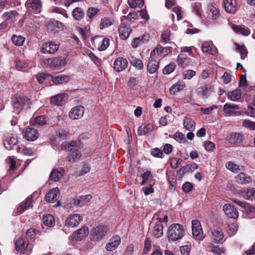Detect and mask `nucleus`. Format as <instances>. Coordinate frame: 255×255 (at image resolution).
I'll use <instances>...</instances> for the list:
<instances>
[{
    "instance_id": "obj_1",
    "label": "nucleus",
    "mask_w": 255,
    "mask_h": 255,
    "mask_svg": "<svg viewBox=\"0 0 255 255\" xmlns=\"http://www.w3.org/2000/svg\"><path fill=\"white\" fill-rule=\"evenodd\" d=\"M11 102L14 112L18 115L25 107H30L31 100L26 95L16 94L12 97Z\"/></svg>"
},
{
    "instance_id": "obj_2",
    "label": "nucleus",
    "mask_w": 255,
    "mask_h": 255,
    "mask_svg": "<svg viewBox=\"0 0 255 255\" xmlns=\"http://www.w3.org/2000/svg\"><path fill=\"white\" fill-rule=\"evenodd\" d=\"M184 228L181 224H171L168 228L167 237L169 241L175 242L181 239L185 235Z\"/></svg>"
},
{
    "instance_id": "obj_3",
    "label": "nucleus",
    "mask_w": 255,
    "mask_h": 255,
    "mask_svg": "<svg viewBox=\"0 0 255 255\" xmlns=\"http://www.w3.org/2000/svg\"><path fill=\"white\" fill-rule=\"evenodd\" d=\"M43 63L47 68L53 70H59L65 66L66 60L65 58L62 56L55 57L45 59Z\"/></svg>"
},
{
    "instance_id": "obj_4",
    "label": "nucleus",
    "mask_w": 255,
    "mask_h": 255,
    "mask_svg": "<svg viewBox=\"0 0 255 255\" xmlns=\"http://www.w3.org/2000/svg\"><path fill=\"white\" fill-rule=\"evenodd\" d=\"M61 148L63 150H68L69 161L71 162L76 159H80L82 156L79 151L80 144H61Z\"/></svg>"
},
{
    "instance_id": "obj_5",
    "label": "nucleus",
    "mask_w": 255,
    "mask_h": 255,
    "mask_svg": "<svg viewBox=\"0 0 255 255\" xmlns=\"http://www.w3.org/2000/svg\"><path fill=\"white\" fill-rule=\"evenodd\" d=\"M172 48L171 47H164L160 44L154 48V49L150 53V57H155L159 55L162 57H165L169 54H171Z\"/></svg>"
},
{
    "instance_id": "obj_6",
    "label": "nucleus",
    "mask_w": 255,
    "mask_h": 255,
    "mask_svg": "<svg viewBox=\"0 0 255 255\" xmlns=\"http://www.w3.org/2000/svg\"><path fill=\"white\" fill-rule=\"evenodd\" d=\"M59 44L55 42L49 41L44 42L40 47V52L43 54H53L59 49Z\"/></svg>"
},
{
    "instance_id": "obj_7",
    "label": "nucleus",
    "mask_w": 255,
    "mask_h": 255,
    "mask_svg": "<svg viewBox=\"0 0 255 255\" xmlns=\"http://www.w3.org/2000/svg\"><path fill=\"white\" fill-rule=\"evenodd\" d=\"M83 220V217L79 214L70 215L65 221V225L68 228H74L79 225Z\"/></svg>"
},
{
    "instance_id": "obj_8",
    "label": "nucleus",
    "mask_w": 255,
    "mask_h": 255,
    "mask_svg": "<svg viewBox=\"0 0 255 255\" xmlns=\"http://www.w3.org/2000/svg\"><path fill=\"white\" fill-rule=\"evenodd\" d=\"M192 230L193 236L196 240L201 241L203 239V232L201 224L198 220L192 221Z\"/></svg>"
},
{
    "instance_id": "obj_9",
    "label": "nucleus",
    "mask_w": 255,
    "mask_h": 255,
    "mask_svg": "<svg viewBox=\"0 0 255 255\" xmlns=\"http://www.w3.org/2000/svg\"><path fill=\"white\" fill-rule=\"evenodd\" d=\"M107 227L104 226H98L91 231V240L94 241H99L105 235Z\"/></svg>"
},
{
    "instance_id": "obj_10",
    "label": "nucleus",
    "mask_w": 255,
    "mask_h": 255,
    "mask_svg": "<svg viewBox=\"0 0 255 255\" xmlns=\"http://www.w3.org/2000/svg\"><path fill=\"white\" fill-rule=\"evenodd\" d=\"M59 189L56 187L50 190L45 195V200L47 202L53 203L57 201L56 206H59L60 205V201L58 200L59 197Z\"/></svg>"
},
{
    "instance_id": "obj_11",
    "label": "nucleus",
    "mask_w": 255,
    "mask_h": 255,
    "mask_svg": "<svg viewBox=\"0 0 255 255\" xmlns=\"http://www.w3.org/2000/svg\"><path fill=\"white\" fill-rule=\"evenodd\" d=\"M85 108L83 106H77L70 110L69 117L72 120H78L83 116Z\"/></svg>"
},
{
    "instance_id": "obj_12",
    "label": "nucleus",
    "mask_w": 255,
    "mask_h": 255,
    "mask_svg": "<svg viewBox=\"0 0 255 255\" xmlns=\"http://www.w3.org/2000/svg\"><path fill=\"white\" fill-rule=\"evenodd\" d=\"M128 66V60L123 57H119L115 59L114 62L113 68L116 72H120L126 69Z\"/></svg>"
},
{
    "instance_id": "obj_13",
    "label": "nucleus",
    "mask_w": 255,
    "mask_h": 255,
    "mask_svg": "<svg viewBox=\"0 0 255 255\" xmlns=\"http://www.w3.org/2000/svg\"><path fill=\"white\" fill-rule=\"evenodd\" d=\"M239 109L240 107L237 105L226 103L223 106V111L228 116H238L240 115V112L237 111Z\"/></svg>"
},
{
    "instance_id": "obj_14",
    "label": "nucleus",
    "mask_w": 255,
    "mask_h": 255,
    "mask_svg": "<svg viewBox=\"0 0 255 255\" xmlns=\"http://www.w3.org/2000/svg\"><path fill=\"white\" fill-rule=\"evenodd\" d=\"M25 5L29 12L34 10L36 13H39L42 4L40 0H27L25 2Z\"/></svg>"
},
{
    "instance_id": "obj_15",
    "label": "nucleus",
    "mask_w": 255,
    "mask_h": 255,
    "mask_svg": "<svg viewBox=\"0 0 255 255\" xmlns=\"http://www.w3.org/2000/svg\"><path fill=\"white\" fill-rule=\"evenodd\" d=\"M223 209L225 213V214L229 218L236 219L238 217L239 212L231 204H225L223 207Z\"/></svg>"
},
{
    "instance_id": "obj_16",
    "label": "nucleus",
    "mask_w": 255,
    "mask_h": 255,
    "mask_svg": "<svg viewBox=\"0 0 255 255\" xmlns=\"http://www.w3.org/2000/svg\"><path fill=\"white\" fill-rule=\"evenodd\" d=\"M89 234V229L87 227L83 226L76 231L72 236L73 239L76 241H81Z\"/></svg>"
},
{
    "instance_id": "obj_17",
    "label": "nucleus",
    "mask_w": 255,
    "mask_h": 255,
    "mask_svg": "<svg viewBox=\"0 0 255 255\" xmlns=\"http://www.w3.org/2000/svg\"><path fill=\"white\" fill-rule=\"evenodd\" d=\"M67 96L65 94H58L52 97L50 99V103L56 106H62L66 103Z\"/></svg>"
},
{
    "instance_id": "obj_18",
    "label": "nucleus",
    "mask_w": 255,
    "mask_h": 255,
    "mask_svg": "<svg viewBox=\"0 0 255 255\" xmlns=\"http://www.w3.org/2000/svg\"><path fill=\"white\" fill-rule=\"evenodd\" d=\"M121 243V238L118 236H114L111 238L106 246V249L109 252L115 250L118 248Z\"/></svg>"
},
{
    "instance_id": "obj_19",
    "label": "nucleus",
    "mask_w": 255,
    "mask_h": 255,
    "mask_svg": "<svg viewBox=\"0 0 255 255\" xmlns=\"http://www.w3.org/2000/svg\"><path fill=\"white\" fill-rule=\"evenodd\" d=\"M224 5L225 10L228 12L234 13L237 10L236 0H225Z\"/></svg>"
},
{
    "instance_id": "obj_20",
    "label": "nucleus",
    "mask_w": 255,
    "mask_h": 255,
    "mask_svg": "<svg viewBox=\"0 0 255 255\" xmlns=\"http://www.w3.org/2000/svg\"><path fill=\"white\" fill-rule=\"evenodd\" d=\"M28 245V240L24 238L18 239L15 243L16 249L20 253H24L27 250Z\"/></svg>"
},
{
    "instance_id": "obj_21",
    "label": "nucleus",
    "mask_w": 255,
    "mask_h": 255,
    "mask_svg": "<svg viewBox=\"0 0 255 255\" xmlns=\"http://www.w3.org/2000/svg\"><path fill=\"white\" fill-rule=\"evenodd\" d=\"M64 170L63 168L59 167L53 169L50 175V179L54 182L59 180L63 176Z\"/></svg>"
},
{
    "instance_id": "obj_22",
    "label": "nucleus",
    "mask_w": 255,
    "mask_h": 255,
    "mask_svg": "<svg viewBox=\"0 0 255 255\" xmlns=\"http://www.w3.org/2000/svg\"><path fill=\"white\" fill-rule=\"evenodd\" d=\"M232 201L241 207L243 209V211L248 215L250 214L254 210V209L251 207V205L245 201H242L236 198L233 199Z\"/></svg>"
},
{
    "instance_id": "obj_23",
    "label": "nucleus",
    "mask_w": 255,
    "mask_h": 255,
    "mask_svg": "<svg viewBox=\"0 0 255 255\" xmlns=\"http://www.w3.org/2000/svg\"><path fill=\"white\" fill-rule=\"evenodd\" d=\"M24 136L27 140L34 141L38 137L39 133L34 128H28L25 130Z\"/></svg>"
},
{
    "instance_id": "obj_24",
    "label": "nucleus",
    "mask_w": 255,
    "mask_h": 255,
    "mask_svg": "<svg viewBox=\"0 0 255 255\" xmlns=\"http://www.w3.org/2000/svg\"><path fill=\"white\" fill-rule=\"evenodd\" d=\"M212 238L216 243L223 242V233L220 228H213L211 229Z\"/></svg>"
},
{
    "instance_id": "obj_25",
    "label": "nucleus",
    "mask_w": 255,
    "mask_h": 255,
    "mask_svg": "<svg viewBox=\"0 0 255 255\" xmlns=\"http://www.w3.org/2000/svg\"><path fill=\"white\" fill-rule=\"evenodd\" d=\"M163 225L160 220L158 221L154 225L152 231L153 236L155 238L161 237L163 235Z\"/></svg>"
},
{
    "instance_id": "obj_26",
    "label": "nucleus",
    "mask_w": 255,
    "mask_h": 255,
    "mask_svg": "<svg viewBox=\"0 0 255 255\" xmlns=\"http://www.w3.org/2000/svg\"><path fill=\"white\" fill-rule=\"evenodd\" d=\"M36 78L40 84L47 85L49 81H51L53 76L50 74L41 73L36 76Z\"/></svg>"
},
{
    "instance_id": "obj_27",
    "label": "nucleus",
    "mask_w": 255,
    "mask_h": 255,
    "mask_svg": "<svg viewBox=\"0 0 255 255\" xmlns=\"http://www.w3.org/2000/svg\"><path fill=\"white\" fill-rule=\"evenodd\" d=\"M210 90V86L207 84H203L199 87L197 89L196 91L198 95L206 98L209 96Z\"/></svg>"
},
{
    "instance_id": "obj_28",
    "label": "nucleus",
    "mask_w": 255,
    "mask_h": 255,
    "mask_svg": "<svg viewBox=\"0 0 255 255\" xmlns=\"http://www.w3.org/2000/svg\"><path fill=\"white\" fill-rule=\"evenodd\" d=\"M202 50L203 52L207 53L211 55L216 53V48L211 42L205 41L202 44Z\"/></svg>"
},
{
    "instance_id": "obj_29",
    "label": "nucleus",
    "mask_w": 255,
    "mask_h": 255,
    "mask_svg": "<svg viewBox=\"0 0 255 255\" xmlns=\"http://www.w3.org/2000/svg\"><path fill=\"white\" fill-rule=\"evenodd\" d=\"M153 126L151 124H142L138 128L137 133L138 135H143L153 130Z\"/></svg>"
},
{
    "instance_id": "obj_30",
    "label": "nucleus",
    "mask_w": 255,
    "mask_h": 255,
    "mask_svg": "<svg viewBox=\"0 0 255 255\" xmlns=\"http://www.w3.org/2000/svg\"><path fill=\"white\" fill-rule=\"evenodd\" d=\"M183 126L186 130L193 131L195 128V123L189 116H185L183 120Z\"/></svg>"
},
{
    "instance_id": "obj_31",
    "label": "nucleus",
    "mask_w": 255,
    "mask_h": 255,
    "mask_svg": "<svg viewBox=\"0 0 255 255\" xmlns=\"http://www.w3.org/2000/svg\"><path fill=\"white\" fill-rule=\"evenodd\" d=\"M120 37L122 40L127 39L131 32V29L129 26H121L119 28Z\"/></svg>"
},
{
    "instance_id": "obj_32",
    "label": "nucleus",
    "mask_w": 255,
    "mask_h": 255,
    "mask_svg": "<svg viewBox=\"0 0 255 255\" xmlns=\"http://www.w3.org/2000/svg\"><path fill=\"white\" fill-rule=\"evenodd\" d=\"M70 80V77L69 76L64 75H59L57 76L54 77L51 79V81L54 84H63L69 82Z\"/></svg>"
},
{
    "instance_id": "obj_33",
    "label": "nucleus",
    "mask_w": 255,
    "mask_h": 255,
    "mask_svg": "<svg viewBox=\"0 0 255 255\" xmlns=\"http://www.w3.org/2000/svg\"><path fill=\"white\" fill-rule=\"evenodd\" d=\"M243 135L239 133H232L227 137L230 143H239L243 141Z\"/></svg>"
},
{
    "instance_id": "obj_34",
    "label": "nucleus",
    "mask_w": 255,
    "mask_h": 255,
    "mask_svg": "<svg viewBox=\"0 0 255 255\" xmlns=\"http://www.w3.org/2000/svg\"><path fill=\"white\" fill-rule=\"evenodd\" d=\"M32 201V197H29L26 198L24 202H22L17 208V212L18 213V214L22 213L25 210L29 208Z\"/></svg>"
},
{
    "instance_id": "obj_35",
    "label": "nucleus",
    "mask_w": 255,
    "mask_h": 255,
    "mask_svg": "<svg viewBox=\"0 0 255 255\" xmlns=\"http://www.w3.org/2000/svg\"><path fill=\"white\" fill-rule=\"evenodd\" d=\"M85 12L84 10L79 7L75 8L72 12V14L74 19L79 21L83 19L85 16Z\"/></svg>"
},
{
    "instance_id": "obj_36",
    "label": "nucleus",
    "mask_w": 255,
    "mask_h": 255,
    "mask_svg": "<svg viewBox=\"0 0 255 255\" xmlns=\"http://www.w3.org/2000/svg\"><path fill=\"white\" fill-rule=\"evenodd\" d=\"M159 68V62L156 60H150L147 65V71L150 74L155 73Z\"/></svg>"
},
{
    "instance_id": "obj_37",
    "label": "nucleus",
    "mask_w": 255,
    "mask_h": 255,
    "mask_svg": "<svg viewBox=\"0 0 255 255\" xmlns=\"http://www.w3.org/2000/svg\"><path fill=\"white\" fill-rule=\"evenodd\" d=\"M236 180L238 183L245 184L249 183L251 180V178L250 176L242 172L236 176Z\"/></svg>"
},
{
    "instance_id": "obj_38",
    "label": "nucleus",
    "mask_w": 255,
    "mask_h": 255,
    "mask_svg": "<svg viewBox=\"0 0 255 255\" xmlns=\"http://www.w3.org/2000/svg\"><path fill=\"white\" fill-rule=\"evenodd\" d=\"M129 62L130 64L137 70H141L144 68L143 62L140 59L131 56L130 59H129Z\"/></svg>"
},
{
    "instance_id": "obj_39",
    "label": "nucleus",
    "mask_w": 255,
    "mask_h": 255,
    "mask_svg": "<svg viewBox=\"0 0 255 255\" xmlns=\"http://www.w3.org/2000/svg\"><path fill=\"white\" fill-rule=\"evenodd\" d=\"M185 87V85L183 82L178 81L174 84L170 88V93L175 94L176 93L182 90Z\"/></svg>"
},
{
    "instance_id": "obj_40",
    "label": "nucleus",
    "mask_w": 255,
    "mask_h": 255,
    "mask_svg": "<svg viewBox=\"0 0 255 255\" xmlns=\"http://www.w3.org/2000/svg\"><path fill=\"white\" fill-rule=\"evenodd\" d=\"M42 220L43 224L47 227H51L55 224V219L50 214L43 215Z\"/></svg>"
},
{
    "instance_id": "obj_41",
    "label": "nucleus",
    "mask_w": 255,
    "mask_h": 255,
    "mask_svg": "<svg viewBox=\"0 0 255 255\" xmlns=\"http://www.w3.org/2000/svg\"><path fill=\"white\" fill-rule=\"evenodd\" d=\"M92 196L90 194L81 196L75 201V204L79 207L84 206L86 203L89 202L92 199Z\"/></svg>"
},
{
    "instance_id": "obj_42",
    "label": "nucleus",
    "mask_w": 255,
    "mask_h": 255,
    "mask_svg": "<svg viewBox=\"0 0 255 255\" xmlns=\"http://www.w3.org/2000/svg\"><path fill=\"white\" fill-rule=\"evenodd\" d=\"M177 62L179 66L184 68L189 64L190 59L180 54L177 57Z\"/></svg>"
},
{
    "instance_id": "obj_43",
    "label": "nucleus",
    "mask_w": 255,
    "mask_h": 255,
    "mask_svg": "<svg viewBox=\"0 0 255 255\" xmlns=\"http://www.w3.org/2000/svg\"><path fill=\"white\" fill-rule=\"evenodd\" d=\"M68 135L69 132L68 131L63 130L61 131L56 132L54 135L53 138L51 137V140L54 141L56 139H58L59 140L57 141H60L62 139H66Z\"/></svg>"
},
{
    "instance_id": "obj_44",
    "label": "nucleus",
    "mask_w": 255,
    "mask_h": 255,
    "mask_svg": "<svg viewBox=\"0 0 255 255\" xmlns=\"http://www.w3.org/2000/svg\"><path fill=\"white\" fill-rule=\"evenodd\" d=\"M233 29L237 33L242 34L243 35L247 36L250 34V29L248 28H245L240 25H234Z\"/></svg>"
},
{
    "instance_id": "obj_45",
    "label": "nucleus",
    "mask_w": 255,
    "mask_h": 255,
    "mask_svg": "<svg viewBox=\"0 0 255 255\" xmlns=\"http://www.w3.org/2000/svg\"><path fill=\"white\" fill-rule=\"evenodd\" d=\"M235 44L237 49L240 53L241 59L243 60L245 59V58L247 56L248 53L247 48L244 45H240L237 43H236Z\"/></svg>"
},
{
    "instance_id": "obj_46",
    "label": "nucleus",
    "mask_w": 255,
    "mask_h": 255,
    "mask_svg": "<svg viewBox=\"0 0 255 255\" xmlns=\"http://www.w3.org/2000/svg\"><path fill=\"white\" fill-rule=\"evenodd\" d=\"M239 87L243 88L246 91H250V88L248 86L246 75H241L239 81Z\"/></svg>"
},
{
    "instance_id": "obj_47",
    "label": "nucleus",
    "mask_w": 255,
    "mask_h": 255,
    "mask_svg": "<svg viewBox=\"0 0 255 255\" xmlns=\"http://www.w3.org/2000/svg\"><path fill=\"white\" fill-rule=\"evenodd\" d=\"M25 37L18 35H13L11 37V41L12 43L16 46H21L23 45L25 41Z\"/></svg>"
},
{
    "instance_id": "obj_48",
    "label": "nucleus",
    "mask_w": 255,
    "mask_h": 255,
    "mask_svg": "<svg viewBox=\"0 0 255 255\" xmlns=\"http://www.w3.org/2000/svg\"><path fill=\"white\" fill-rule=\"evenodd\" d=\"M18 13L14 10H11L7 11L3 13L2 17L4 19V21L7 22L9 20H11Z\"/></svg>"
},
{
    "instance_id": "obj_49",
    "label": "nucleus",
    "mask_w": 255,
    "mask_h": 255,
    "mask_svg": "<svg viewBox=\"0 0 255 255\" xmlns=\"http://www.w3.org/2000/svg\"><path fill=\"white\" fill-rule=\"evenodd\" d=\"M242 196L246 199H249L250 198L255 196V189H247L241 192Z\"/></svg>"
},
{
    "instance_id": "obj_50",
    "label": "nucleus",
    "mask_w": 255,
    "mask_h": 255,
    "mask_svg": "<svg viewBox=\"0 0 255 255\" xmlns=\"http://www.w3.org/2000/svg\"><path fill=\"white\" fill-rule=\"evenodd\" d=\"M228 97L232 101H236L241 99V93L240 91L234 90L228 93Z\"/></svg>"
},
{
    "instance_id": "obj_51",
    "label": "nucleus",
    "mask_w": 255,
    "mask_h": 255,
    "mask_svg": "<svg viewBox=\"0 0 255 255\" xmlns=\"http://www.w3.org/2000/svg\"><path fill=\"white\" fill-rule=\"evenodd\" d=\"M113 24V20H112L109 17H105L102 18L101 20V23L100 24V28L101 29H103L105 27H107Z\"/></svg>"
},
{
    "instance_id": "obj_52",
    "label": "nucleus",
    "mask_w": 255,
    "mask_h": 255,
    "mask_svg": "<svg viewBox=\"0 0 255 255\" xmlns=\"http://www.w3.org/2000/svg\"><path fill=\"white\" fill-rule=\"evenodd\" d=\"M226 166L229 170L234 172L241 170V168L242 167L230 161L226 163Z\"/></svg>"
},
{
    "instance_id": "obj_53",
    "label": "nucleus",
    "mask_w": 255,
    "mask_h": 255,
    "mask_svg": "<svg viewBox=\"0 0 255 255\" xmlns=\"http://www.w3.org/2000/svg\"><path fill=\"white\" fill-rule=\"evenodd\" d=\"M14 62L16 68L18 70L24 71V69L28 67V64L20 59H16Z\"/></svg>"
},
{
    "instance_id": "obj_54",
    "label": "nucleus",
    "mask_w": 255,
    "mask_h": 255,
    "mask_svg": "<svg viewBox=\"0 0 255 255\" xmlns=\"http://www.w3.org/2000/svg\"><path fill=\"white\" fill-rule=\"evenodd\" d=\"M176 68V65L174 62L170 63L166 65L162 70L163 74L168 75L171 73Z\"/></svg>"
},
{
    "instance_id": "obj_55",
    "label": "nucleus",
    "mask_w": 255,
    "mask_h": 255,
    "mask_svg": "<svg viewBox=\"0 0 255 255\" xmlns=\"http://www.w3.org/2000/svg\"><path fill=\"white\" fill-rule=\"evenodd\" d=\"M34 121L35 125L40 126H44L46 124L45 116L43 115L36 117Z\"/></svg>"
},
{
    "instance_id": "obj_56",
    "label": "nucleus",
    "mask_w": 255,
    "mask_h": 255,
    "mask_svg": "<svg viewBox=\"0 0 255 255\" xmlns=\"http://www.w3.org/2000/svg\"><path fill=\"white\" fill-rule=\"evenodd\" d=\"M196 72L192 70H185L183 73V78L184 79H191L193 77L195 76Z\"/></svg>"
},
{
    "instance_id": "obj_57",
    "label": "nucleus",
    "mask_w": 255,
    "mask_h": 255,
    "mask_svg": "<svg viewBox=\"0 0 255 255\" xmlns=\"http://www.w3.org/2000/svg\"><path fill=\"white\" fill-rule=\"evenodd\" d=\"M151 154L157 158H163V152L161 149L158 148H154L151 150Z\"/></svg>"
},
{
    "instance_id": "obj_58",
    "label": "nucleus",
    "mask_w": 255,
    "mask_h": 255,
    "mask_svg": "<svg viewBox=\"0 0 255 255\" xmlns=\"http://www.w3.org/2000/svg\"><path fill=\"white\" fill-rule=\"evenodd\" d=\"M99 10L98 8L90 7L87 11V16L90 19L92 18L98 12Z\"/></svg>"
},
{
    "instance_id": "obj_59",
    "label": "nucleus",
    "mask_w": 255,
    "mask_h": 255,
    "mask_svg": "<svg viewBox=\"0 0 255 255\" xmlns=\"http://www.w3.org/2000/svg\"><path fill=\"white\" fill-rule=\"evenodd\" d=\"M174 138L179 142H184L186 140L185 135L182 132H179L175 133Z\"/></svg>"
},
{
    "instance_id": "obj_60",
    "label": "nucleus",
    "mask_w": 255,
    "mask_h": 255,
    "mask_svg": "<svg viewBox=\"0 0 255 255\" xmlns=\"http://www.w3.org/2000/svg\"><path fill=\"white\" fill-rule=\"evenodd\" d=\"M170 34L171 32L169 29L163 31L161 35V40L165 42H167L170 40Z\"/></svg>"
},
{
    "instance_id": "obj_61",
    "label": "nucleus",
    "mask_w": 255,
    "mask_h": 255,
    "mask_svg": "<svg viewBox=\"0 0 255 255\" xmlns=\"http://www.w3.org/2000/svg\"><path fill=\"white\" fill-rule=\"evenodd\" d=\"M243 126L252 130H255V122L246 120L243 122Z\"/></svg>"
},
{
    "instance_id": "obj_62",
    "label": "nucleus",
    "mask_w": 255,
    "mask_h": 255,
    "mask_svg": "<svg viewBox=\"0 0 255 255\" xmlns=\"http://www.w3.org/2000/svg\"><path fill=\"white\" fill-rule=\"evenodd\" d=\"M181 255H189L191 251V246L188 245L183 246L180 249Z\"/></svg>"
},
{
    "instance_id": "obj_63",
    "label": "nucleus",
    "mask_w": 255,
    "mask_h": 255,
    "mask_svg": "<svg viewBox=\"0 0 255 255\" xmlns=\"http://www.w3.org/2000/svg\"><path fill=\"white\" fill-rule=\"evenodd\" d=\"M110 44V40L107 38H104L103 39L102 44L98 49L100 51H104L106 50L109 46Z\"/></svg>"
},
{
    "instance_id": "obj_64",
    "label": "nucleus",
    "mask_w": 255,
    "mask_h": 255,
    "mask_svg": "<svg viewBox=\"0 0 255 255\" xmlns=\"http://www.w3.org/2000/svg\"><path fill=\"white\" fill-rule=\"evenodd\" d=\"M90 165L86 162L83 163L82 168L80 171L79 175H83L89 172L90 170Z\"/></svg>"
}]
</instances>
